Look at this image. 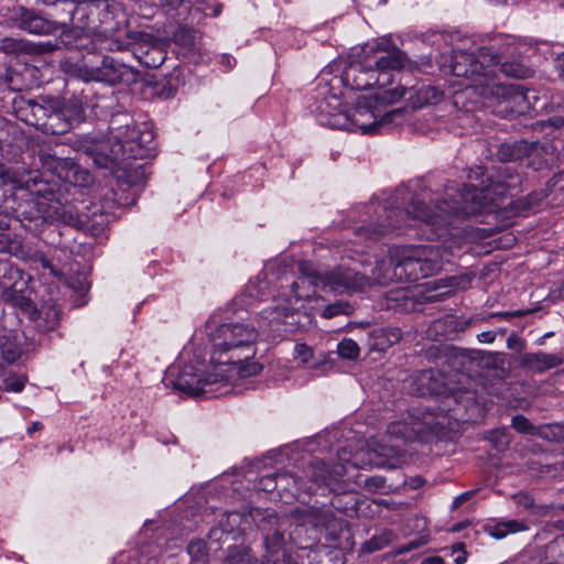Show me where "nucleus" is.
Here are the masks:
<instances>
[{
  "instance_id": "1",
  "label": "nucleus",
  "mask_w": 564,
  "mask_h": 564,
  "mask_svg": "<svg viewBox=\"0 0 564 564\" xmlns=\"http://www.w3.org/2000/svg\"><path fill=\"white\" fill-rule=\"evenodd\" d=\"M479 177L481 180L478 184H464L452 200L440 202L433 210L419 199H412L405 210L393 208L387 203L371 202L367 206L370 214L367 224L356 228L355 234L362 241H377L419 220L431 227L430 239H440L448 232L449 217L465 218L480 214L487 207L497 205L503 196L518 193L522 185V175L509 165L498 167L492 175H486L481 167L469 175L470 180Z\"/></svg>"
},
{
  "instance_id": "2",
  "label": "nucleus",
  "mask_w": 564,
  "mask_h": 564,
  "mask_svg": "<svg viewBox=\"0 0 564 564\" xmlns=\"http://www.w3.org/2000/svg\"><path fill=\"white\" fill-rule=\"evenodd\" d=\"M258 337L259 329L250 323L230 322L219 325L210 335V369L203 371L193 365H185L173 382L174 388L194 397L207 392L229 393V389L219 390L227 388L230 382L261 371L260 364L249 362L256 355Z\"/></svg>"
},
{
  "instance_id": "3",
  "label": "nucleus",
  "mask_w": 564,
  "mask_h": 564,
  "mask_svg": "<svg viewBox=\"0 0 564 564\" xmlns=\"http://www.w3.org/2000/svg\"><path fill=\"white\" fill-rule=\"evenodd\" d=\"M448 72L466 78L484 97H506L513 93V87L499 82L498 72L508 77L528 78L532 69L523 61H505L491 47H480L475 53L453 51L448 58Z\"/></svg>"
},
{
  "instance_id": "4",
  "label": "nucleus",
  "mask_w": 564,
  "mask_h": 564,
  "mask_svg": "<svg viewBox=\"0 0 564 564\" xmlns=\"http://www.w3.org/2000/svg\"><path fill=\"white\" fill-rule=\"evenodd\" d=\"M444 250L438 245L401 246L389 249L367 273L368 284L414 282L435 274L442 267Z\"/></svg>"
},
{
  "instance_id": "5",
  "label": "nucleus",
  "mask_w": 564,
  "mask_h": 564,
  "mask_svg": "<svg viewBox=\"0 0 564 564\" xmlns=\"http://www.w3.org/2000/svg\"><path fill=\"white\" fill-rule=\"evenodd\" d=\"M406 94H409V100H411L414 108H421L440 99L438 90L433 87H422L417 90L405 87L382 89L378 90L371 98H360L354 107L346 109L345 116L332 121V124L338 129L360 131L364 134L373 133L378 127L391 122L394 116L401 115V109L381 115L377 111V106L394 104Z\"/></svg>"
},
{
  "instance_id": "6",
  "label": "nucleus",
  "mask_w": 564,
  "mask_h": 564,
  "mask_svg": "<svg viewBox=\"0 0 564 564\" xmlns=\"http://www.w3.org/2000/svg\"><path fill=\"white\" fill-rule=\"evenodd\" d=\"M402 449L398 444H378L376 448L359 452L354 455L352 459H346L339 455L340 460L345 463H334L327 465L324 460L313 459L304 470L305 477L311 482V491L315 488L326 487L330 491L340 489L339 481L348 473L349 468L384 467L388 463L384 458H393L400 456Z\"/></svg>"
},
{
  "instance_id": "7",
  "label": "nucleus",
  "mask_w": 564,
  "mask_h": 564,
  "mask_svg": "<svg viewBox=\"0 0 564 564\" xmlns=\"http://www.w3.org/2000/svg\"><path fill=\"white\" fill-rule=\"evenodd\" d=\"M302 275L292 283V293L295 302L310 300L315 290H329L336 293L345 291L362 290L368 284L367 272H358L356 269L339 265L330 271L318 272L306 263H301Z\"/></svg>"
},
{
  "instance_id": "8",
  "label": "nucleus",
  "mask_w": 564,
  "mask_h": 564,
  "mask_svg": "<svg viewBox=\"0 0 564 564\" xmlns=\"http://www.w3.org/2000/svg\"><path fill=\"white\" fill-rule=\"evenodd\" d=\"M116 119L111 120L112 138L117 144L109 154H102L97 162L102 166H108L120 160L147 159L154 155L155 143L154 134L149 129H137L129 122L124 127H115Z\"/></svg>"
},
{
  "instance_id": "9",
  "label": "nucleus",
  "mask_w": 564,
  "mask_h": 564,
  "mask_svg": "<svg viewBox=\"0 0 564 564\" xmlns=\"http://www.w3.org/2000/svg\"><path fill=\"white\" fill-rule=\"evenodd\" d=\"M250 519L262 532L268 561L275 564L280 554L282 556L285 554V532L290 527V518L288 516L279 517L271 509L253 508L250 510Z\"/></svg>"
},
{
  "instance_id": "10",
  "label": "nucleus",
  "mask_w": 564,
  "mask_h": 564,
  "mask_svg": "<svg viewBox=\"0 0 564 564\" xmlns=\"http://www.w3.org/2000/svg\"><path fill=\"white\" fill-rule=\"evenodd\" d=\"M444 420V415L415 409L409 414V421L390 423L387 433L397 440H424L429 435H437L443 429Z\"/></svg>"
},
{
  "instance_id": "11",
  "label": "nucleus",
  "mask_w": 564,
  "mask_h": 564,
  "mask_svg": "<svg viewBox=\"0 0 564 564\" xmlns=\"http://www.w3.org/2000/svg\"><path fill=\"white\" fill-rule=\"evenodd\" d=\"M311 322V315L301 307L276 305L261 312L259 328L278 333H295L308 326Z\"/></svg>"
},
{
  "instance_id": "12",
  "label": "nucleus",
  "mask_w": 564,
  "mask_h": 564,
  "mask_svg": "<svg viewBox=\"0 0 564 564\" xmlns=\"http://www.w3.org/2000/svg\"><path fill=\"white\" fill-rule=\"evenodd\" d=\"M87 212L79 210L69 205L55 210L57 219L68 226H73L91 236H98L104 232L109 224V215L98 204L86 207Z\"/></svg>"
},
{
  "instance_id": "13",
  "label": "nucleus",
  "mask_w": 564,
  "mask_h": 564,
  "mask_svg": "<svg viewBox=\"0 0 564 564\" xmlns=\"http://www.w3.org/2000/svg\"><path fill=\"white\" fill-rule=\"evenodd\" d=\"M362 53L368 58V65L375 69L376 75L386 77L384 84L390 82L389 70H400L409 63L403 51L383 41L366 44Z\"/></svg>"
},
{
  "instance_id": "14",
  "label": "nucleus",
  "mask_w": 564,
  "mask_h": 564,
  "mask_svg": "<svg viewBox=\"0 0 564 564\" xmlns=\"http://www.w3.org/2000/svg\"><path fill=\"white\" fill-rule=\"evenodd\" d=\"M84 72L86 80L101 82L108 85H130L135 83L139 76L137 70L110 56H105L100 65L86 67Z\"/></svg>"
},
{
  "instance_id": "15",
  "label": "nucleus",
  "mask_w": 564,
  "mask_h": 564,
  "mask_svg": "<svg viewBox=\"0 0 564 564\" xmlns=\"http://www.w3.org/2000/svg\"><path fill=\"white\" fill-rule=\"evenodd\" d=\"M340 80L350 89L365 90L376 85L379 90L384 89V82H381L379 75H376L375 69L368 65V58L364 54L360 59L348 63L343 70Z\"/></svg>"
},
{
  "instance_id": "16",
  "label": "nucleus",
  "mask_w": 564,
  "mask_h": 564,
  "mask_svg": "<svg viewBox=\"0 0 564 564\" xmlns=\"http://www.w3.org/2000/svg\"><path fill=\"white\" fill-rule=\"evenodd\" d=\"M313 111H315L321 124L329 126L330 128H337L332 124V121H336L337 118L346 115V109L339 96L330 93L327 85L319 87Z\"/></svg>"
},
{
  "instance_id": "17",
  "label": "nucleus",
  "mask_w": 564,
  "mask_h": 564,
  "mask_svg": "<svg viewBox=\"0 0 564 564\" xmlns=\"http://www.w3.org/2000/svg\"><path fill=\"white\" fill-rule=\"evenodd\" d=\"M11 19L17 22L19 28L33 34H51L59 29V24L44 19L36 12L17 7L12 11Z\"/></svg>"
},
{
  "instance_id": "18",
  "label": "nucleus",
  "mask_w": 564,
  "mask_h": 564,
  "mask_svg": "<svg viewBox=\"0 0 564 564\" xmlns=\"http://www.w3.org/2000/svg\"><path fill=\"white\" fill-rule=\"evenodd\" d=\"M15 276H20L18 269L9 267L7 263L0 264V288L6 291L8 300L12 305L21 308L30 317L32 313H35L36 306L31 299L13 290L15 283L11 282V280Z\"/></svg>"
},
{
  "instance_id": "19",
  "label": "nucleus",
  "mask_w": 564,
  "mask_h": 564,
  "mask_svg": "<svg viewBox=\"0 0 564 564\" xmlns=\"http://www.w3.org/2000/svg\"><path fill=\"white\" fill-rule=\"evenodd\" d=\"M291 518L300 525L310 524L315 529H329L336 522V518L329 508L316 506H302L291 511Z\"/></svg>"
},
{
  "instance_id": "20",
  "label": "nucleus",
  "mask_w": 564,
  "mask_h": 564,
  "mask_svg": "<svg viewBox=\"0 0 564 564\" xmlns=\"http://www.w3.org/2000/svg\"><path fill=\"white\" fill-rule=\"evenodd\" d=\"M55 99H35L22 100L18 113L25 123L41 130V123H46L50 111H53Z\"/></svg>"
},
{
  "instance_id": "21",
  "label": "nucleus",
  "mask_w": 564,
  "mask_h": 564,
  "mask_svg": "<svg viewBox=\"0 0 564 564\" xmlns=\"http://www.w3.org/2000/svg\"><path fill=\"white\" fill-rule=\"evenodd\" d=\"M218 523L230 533L234 544L242 543L243 534L253 523L248 512L228 511L225 512Z\"/></svg>"
},
{
  "instance_id": "22",
  "label": "nucleus",
  "mask_w": 564,
  "mask_h": 564,
  "mask_svg": "<svg viewBox=\"0 0 564 564\" xmlns=\"http://www.w3.org/2000/svg\"><path fill=\"white\" fill-rule=\"evenodd\" d=\"M30 319L41 333H48L57 328L61 319V311L56 304H44L35 308Z\"/></svg>"
},
{
  "instance_id": "23",
  "label": "nucleus",
  "mask_w": 564,
  "mask_h": 564,
  "mask_svg": "<svg viewBox=\"0 0 564 564\" xmlns=\"http://www.w3.org/2000/svg\"><path fill=\"white\" fill-rule=\"evenodd\" d=\"M563 362L564 360L560 355L546 354L542 351L524 354L521 358V366L531 371L540 373L558 367Z\"/></svg>"
},
{
  "instance_id": "24",
  "label": "nucleus",
  "mask_w": 564,
  "mask_h": 564,
  "mask_svg": "<svg viewBox=\"0 0 564 564\" xmlns=\"http://www.w3.org/2000/svg\"><path fill=\"white\" fill-rule=\"evenodd\" d=\"M278 492L281 498H295L301 491H311L306 481L295 474L286 470L276 471Z\"/></svg>"
},
{
  "instance_id": "25",
  "label": "nucleus",
  "mask_w": 564,
  "mask_h": 564,
  "mask_svg": "<svg viewBox=\"0 0 564 564\" xmlns=\"http://www.w3.org/2000/svg\"><path fill=\"white\" fill-rule=\"evenodd\" d=\"M536 142L518 140L512 143H503L498 150V156L501 161H519L530 156L536 150Z\"/></svg>"
},
{
  "instance_id": "26",
  "label": "nucleus",
  "mask_w": 564,
  "mask_h": 564,
  "mask_svg": "<svg viewBox=\"0 0 564 564\" xmlns=\"http://www.w3.org/2000/svg\"><path fill=\"white\" fill-rule=\"evenodd\" d=\"M70 129H73V127L67 121V118L62 116L59 101L54 100L53 111H50L46 123H41V131L46 134H64Z\"/></svg>"
},
{
  "instance_id": "27",
  "label": "nucleus",
  "mask_w": 564,
  "mask_h": 564,
  "mask_svg": "<svg viewBox=\"0 0 564 564\" xmlns=\"http://www.w3.org/2000/svg\"><path fill=\"white\" fill-rule=\"evenodd\" d=\"M538 555L541 564H564V534L539 549Z\"/></svg>"
},
{
  "instance_id": "28",
  "label": "nucleus",
  "mask_w": 564,
  "mask_h": 564,
  "mask_svg": "<svg viewBox=\"0 0 564 564\" xmlns=\"http://www.w3.org/2000/svg\"><path fill=\"white\" fill-rule=\"evenodd\" d=\"M223 562L224 564H259L251 549L243 543L229 544Z\"/></svg>"
},
{
  "instance_id": "29",
  "label": "nucleus",
  "mask_w": 564,
  "mask_h": 564,
  "mask_svg": "<svg viewBox=\"0 0 564 564\" xmlns=\"http://www.w3.org/2000/svg\"><path fill=\"white\" fill-rule=\"evenodd\" d=\"M527 529L528 525L523 521L519 520L499 521L488 523L485 527V531L496 540L505 539L508 534L525 531Z\"/></svg>"
},
{
  "instance_id": "30",
  "label": "nucleus",
  "mask_w": 564,
  "mask_h": 564,
  "mask_svg": "<svg viewBox=\"0 0 564 564\" xmlns=\"http://www.w3.org/2000/svg\"><path fill=\"white\" fill-rule=\"evenodd\" d=\"M173 41L187 53H195L200 50L199 32L187 26H180L173 34Z\"/></svg>"
},
{
  "instance_id": "31",
  "label": "nucleus",
  "mask_w": 564,
  "mask_h": 564,
  "mask_svg": "<svg viewBox=\"0 0 564 564\" xmlns=\"http://www.w3.org/2000/svg\"><path fill=\"white\" fill-rule=\"evenodd\" d=\"M59 109L62 110V116L67 118V121L73 128L79 124L85 118L82 101L75 97L66 99L62 104L59 102Z\"/></svg>"
},
{
  "instance_id": "32",
  "label": "nucleus",
  "mask_w": 564,
  "mask_h": 564,
  "mask_svg": "<svg viewBox=\"0 0 564 564\" xmlns=\"http://www.w3.org/2000/svg\"><path fill=\"white\" fill-rule=\"evenodd\" d=\"M4 186H11L13 189L29 188L28 183L23 182L15 170L0 162V187Z\"/></svg>"
},
{
  "instance_id": "33",
  "label": "nucleus",
  "mask_w": 564,
  "mask_h": 564,
  "mask_svg": "<svg viewBox=\"0 0 564 564\" xmlns=\"http://www.w3.org/2000/svg\"><path fill=\"white\" fill-rule=\"evenodd\" d=\"M393 539L394 534L391 531L383 530L368 540L364 545V550L369 553L382 550L388 546Z\"/></svg>"
},
{
  "instance_id": "34",
  "label": "nucleus",
  "mask_w": 564,
  "mask_h": 564,
  "mask_svg": "<svg viewBox=\"0 0 564 564\" xmlns=\"http://www.w3.org/2000/svg\"><path fill=\"white\" fill-rule=\"evenodd\" d=\"M187 553L191 556L192 563L206 562L207 546L206 542L202 539L192 540L187 547Z\"/></svg>"
},
{
  "instance_id": "35",
  "label": "nucleus",
  "mask_w": 564,
  "mask_h": 564,
  "mask_svg": "<svg viewBox=\"0 0 564 564\" xmlns=\"http://www.w3.org/2000/svg\"><path fill=\"white\" fill-rule=\"evenodd\" d=\"M337 352L344 359H357L360 352L359 346L351 338H345L337 345Z\"/></svg>"
},
{
  "instance_id": "36",
  "label": "nucleus",
  "mask_w": 564,
  "mask_h": 564,
  "mask_svg": "<svg viewBox=\"0 0 564 564\" xmlns=\"http://www.w3.org/2000/svg\"><path fill=\"white\" fill-rule=\"evenodd\" d=\"M433 376L432 370H423L413 377V381L420 384L416 390L417 394L425 395L426 393H433L436 391L435 388L431 386Z\"/></svg>"
},
{
  "instance_id": "37",
  "label": "nucleus",
  "mask_w": 564,
  "mask_h": 564,
  "mask_svg": "<svg viewBox=\"0 0 564 564\" xmlns=\"http://www.w3.org/2000/svg\"><path fill=\"white\" fill-rule=\"evenodd\" d=\"M0 52L8 55H19L25 52V44L18 39L2 37L0 39Z\"/></svg>"
},
{
  "instance_id": "38",
  "label": "nucleus",
  "mask_w": 564,
  "mask_h": 564,
  "mask_svg": "<svg viewBox=\"0 0 564 564\" xmlns=\"http://www.w3.org/2000/svg\"><path fill=\"white\" fill-rule=\"evenodd\" d=\"M208 539L210 543L221 547L224 544H234L230 533L226 531L219 523L209 530Z\"/></svg>"
},
{
  "instance_id": "39",
  "label": "nucleus",
  "mask_w": 564,
  "mask_h": 564,
  "mask_svg": "<svg viewBox=\"0 0 564 564\" xmlns=\"http://www.w3.org/2000/svg\"><path fill=\"white\" fill-rule=\"evenodd\" d=\"M352 312V307L348 302L337 301L327 305L322 313V316L325 318H333L337 315H350Z\"/></svg>"
},
{
  "instance_id": "40",
  "label": "nucleus",
  "mask_w": 564,
  "mask_h": 564,
  "mask_svg": "<svg viewBox=\"0 0 564 564\" xmlns=\"http://www.w3.org/2000/svg\"><path fill=\"white\" fill-rule=\"evenodd\" d=\"M268 290V282L258 275L254 280L250 281L247 285V292L250 297L256 300H263L265 291Z\"/></svg>"
},
{
  "instance_id": "41",
  "label": "nucleus",
  "mask_w": 564,
  "mask_h": 564,
  "mask_svg": "<svg viewBox=\"0 0 564 564\" xmlns=\"http://www.w3.org/2000/svg\"><path fill=\"white\" fill-rule=\"evenodd\" d=\"M488 440H490L498 449H505L510 444V438L505 427L490 431L488 433Z\"/></svg>"
},
{
  "instance_id": "42",
  "label": "nucleus",
  "mask_w": 564,
  "mask_h": 564,
  "mask_svg": "<svg viewBox=\"0 0 564 564\" xmlns=\"http://www.w3.org/2000/svg\"><path fill=\"white\" fill-rule=\"evenodd\" d=\"M117 144V141L111 144V140L108 139V140H105V141H101L99 142L98 144L95 145V148L91 150V156H93V160L95 162L96 165H98L99 167H105L107 169V166H102L100 165L98 162H97V159L100 158L102 154H109L110 151L115 148V145ZM113 163H111L112 165ZM110 166V164L108 165V167Z\"/></svg>"
},
{
  "instance_id": "43",
  "label": "nucleus",
  "mask_w": 564,
  "mask_h": 564,
  "mask_svg": "<svg viewBox=\"0 0 564 564\" xmlns=\"http://www.w3.org/2000/svg\"><path fill=\"white\" fill-rule=\"evenodd\" d=\"M447 550L449 551V555L453 556L455 564H465L467 562L468 552L463 542L454 543Z\"/></svg>"
},
{
  "instance_id": "44",
  "label": "nucleus",
  "mask_w": 564,
  "mask_h": 564,
  "mask_svg": "<svg viewBox=\"0 0 564 564\" xmlns=\"http://www.w3.org/2000/svg\"><path fill=\"white\" fill-rule=\"evenodd\" d=\"M511 426L519 433L523 434H534V426L532 423L523 415H516L511 421Z\"/></svg>"
},
{
  "instance_id": "45",
  "label": "nucleus",
  "mask_w": 564,
  "mask_h": 564,
  "mask_svg": "<svg viewBox=\"0 0 564 564\" xmlns=\"http://www.w3.org/2000/svg\"><path fill=\"white\" fill-rule=\"evenodd\" d=\"M258 487H259V489L267 491V492L278 491V482H276L275 473L268 474V475L260 477Z\"/></svg>"
},
{
  "instance_id": "46",
  "label": "nucleus",
  "mask_w": 564,
  "mask_h": 564,
  "mask_svg": "<svg viewBox=\"0 0 564 564\" xmlns=\"http://www.w3.org/2000/svg\"><path fill=\"white\" fill-rule=\"evenodd\" d=\"M294 357L300 359L302 364H308L313 357V350L305 344H296L294 347Z\"/></svg>"
},
{
  "instance_id": "47",
  "label": "nucleus",
  "mask_w": 564,
  "mask_h": 564,
  "mask_svg": "<svg viewBox=\"0 0 564 564\" xmlns=\"http://www.w3.org/2000/svg\"><path fill=\"white\" fill-rule=\"evenodd\" d=\"M4 390L11 392H21L24 388L25 380L20 377H9L4 380Z\"/></svg>"
},
{
  "instance_id": "48",
  "label": "nucleus",
  "mask_w": 564,
  "mask_h": 564,
  "mask_svg": "<svg viewBox=\"0 0 564 564\" xmlns=\"http://www.w3.org/2000/svg\"><path fill=\"white\" fill-rule=\"evenodd\" d=\"M2 355L7 361L14 362L21 356V350L18 347L13 348L11 345L4 344L2 346Z\"/></svg>"
},
{
  "instance_id": "49",
  "label": "nucleus",
  "mask_w": 564,
  "mask_h": 564,
  "mask_svg": "<svg viewBox=\"0 0 564 564\" xmlns=\"http://www.w3.org/2000/svg\"><path fill=\"white\" fill-rule=\"evenodd\" d=\"M471 281H473L471 274H462L458 276H453L451 285L454 288H457V289L465 290L470 285Z\"/></svg>"
},
{
  "instance_id": "50",
  "label": "nucleus",
  "mask_w": 564,
  "mask_h": 564,
  "mask_svg": "<svg viewBox=\"0 0 564 564\" xmlns=\"http://www.w3.org/2000/svg\"><path fill=\"white\" fill-rule=\"evenodd\" d=\"M365 486L370 490H378L384 487V478L381 476L368 477L365 480Z\"/></svg>"
},
{
  "instance_id": "51",
  "label": "nucleus",
  "mask_w": 564,
  "mask_h": 564,
  "mask_svg": "<svg viewBox=\"0 0 564 564\" xmlns=\"http://www.w3.org/2000/svg\"><path fill=\"white\" fill-rule=\"evenodd\" d=\"M542 200V195L539 193H533L527 196L523 200L520 202L521 206L523 208H533L534 206L539 205Z\"/></svg>"
},
{
  "instance_id": "52",
  "label": "nucleus",
  "mask_w": 564,
  "mask_h": 564,
  "mask_svg": "<svg viewBox=\"0 0 564 564\" xmlns=\"http://www.w3.org/2000/svg\"><path fill=\"white\" fill-rule=\"evenodd\" d=\"M507 346L510 349L521 351L524 348V343L517 335H510L507 338Z\"/></svg>"
},
{
  "instance_id": "53",
  "label": "nucleus",
  "mask_w": 564,
  "mask_h": 564,
  "mask_svg": "<svg viewBox=\"0 0 564 564\" xmlns=\"http://www.w3.org/2000/svg\"><path fill=\"white\" fill-rule=\"evenodd\" d=\"M474 494H475V490H469V491L463 492L462 495L456 497L453 502V508L456 509V508L460 507L464 502L469 500L474 496Z\"/></svg>"
},
{
  "instance_id": "54",
  "label": "nucleus",
  "mask_w": 564,
  "mask_h": 564,
  "mask_svg": "<svg viewBox=\"0 0 564 564\" xmlns=\"http://www.w3.org/2000/svg\"><path fill=\"white\" fill-rule=\"evenodd\" d=\"M550 430H551L556 442L564 441V425L554 424L550 427Z\"/></svg>"
},
{
  "instance_id": "55",
  "label": "nucleus",
  "mask_w": 564,
  "mask_h": 564,
  "mask_svg": "<svg viewBox=\"0 0 564 564\" xmlns=\"http://www.w3.org/2000/svg\"><path fill=\"white\" fill-rule=\"evenodd\" d=\"M41 160L43 162V165L48 166V167L56 166V163L58 161V159L56 156H54L50 153L41 154Z\"/></svg>"
},
{
  "instance_id": "56",
  "label": "nucleus",
  "mask_w": 564,
  "mask_h": 564,
  "mask_svg": "<svg viewBox=\"0 0 564 564\" xmlns=\"http://www.w3.org/2000/svg\"><path fill=\"white\" fill-rule=\"evenodd\" d=\"M477 337L480 343L491 344L496 338V334L492 330H487L480 333Z\"/></svg>"
},
{
  "instance_id": "57",
  "label": "nucleus",
  "mask_w": 564,
  "mask_h": 564,
  "mask_svg": "<svg viewBox=\"0 0 564 564\" xmlns=\"http://www.w3.org/2000/svg\"><path fill=\"white\" fill-rule=\"evenodd\" d=\"M421 564H445L441 556H430L424 558Z\"/></svg>"
},
{
  "instance_id": "58",
  "label": "nucleus",
  "mask_w": 564,
  "mask_h": 564,
  "mask_svg": "<svg viewBox=\"0 0 564 564\" xmlns=\"http://www.w3.org/2000/svg\"><path fill=\"white\" fill-rule=\"evenodd\" d=\"M556 63L560 68V75L564 79V51L557 55Z\"/></svg>"
},
{
  "instance_id": "59",
  "label": "nucleus",
  "mask_w": 564,
  "mask_h": 564,
  "mask_svg": "<svg viewBox=\"0 0 564 564\" xmlns=\"http://www.w3.org/2000/svg\"><path fill=\"white\" fill-rule=\"evenodd\" d=\"M521 315H522V313L520 311H516V312L497 313V314H494L492 316L510 318V317H513V316H521Z\"/></svg>"
},
{
  "instance_id": "60",
  "label": "nucleus",
  "mask_w": 564,
  "mask_h": 564,
  "mask_svg": "<svg viewBox=\"0 0 564 564\" xmlns=\"http://www.w3.org/2000/svg\"><path fill=\"white\" fill-rule=\"evenodd\" d=\"M223 8H224L223 3H219V2L210 6V10H212L210 14L213 17H218L221 13Z\"/></svg>"
},
{
  "instance_id": "61",
  "label": "nucleus",
  "mask_w": 564,
  "mask_h": 564,
  "mask_svg": "<svg viewBox=\"0 0 564 564\" xmlns=\"http://www.w3.org/2000/svg\"><path fill=\"white\" fill-rule=\"evenodd\" d=\"M550 122L554 127H561L564 124V119H562L560 117H554V118L550 119Z\"/></svg>"
},
{
  "instance_id": "62",
  "label": "nucleus",
  "mask_w": 564,
  "mask_h": 564,
  "mask_svg": "<svg viewBox=\"0 0 564 564\" xmlns=\"http://www.w3.org/2000/svg\"><path fill=\"white\" fill-rule=\"evenodd\" d=\"M42 429V424L39 422H34L31 427L28 429V432L31 434L35 431H39Z\"/></svg>"
},
{
  "instance_id": "63",
  "label": "nucleus",
  "mask_w": 564,
  "mask_h": 564,
  "mask_svg": "<svg viewBox=\"0 0 564 564\" xmlns=\"http://www.w3.org/2000/svg\"><path fill=\"white\" fill-rule=\"evenodd\" d=\"M231 61L235 62L234 58H231L230 56H223L221 57V64H226L227 67H231Z\"/></svg>"
},
{
  "instance_id": "64",
  "label": "nucleus",
  "mask_w": 564,
  "mask_h": 564,
  "mask_svg": "<svg viewBox=\"0 0 564 564\" xmlns=\"http://www.w3.org/2000/svg\"><path fill=\"white\" fill-rule=\"evenodd\" d=\"M165 3H167L171 7H176L181 4L182 0H163Z\"/></svg>"
}]
</instances>
